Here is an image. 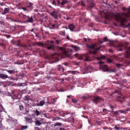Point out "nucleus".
Instances as JSON below:
<instances>
[{"label":"nucleus","instance_id":"obj_1","mask_svg":"<svg viewBox=\"0 0 130 130\" xmlns=\"http://www.w3.org/2000/svg\"><path fill=\"white\" fill-rule=\"evenodd\" d=\"M37 45L41 46V47L47 48L49 50H55V48L57 47L54 45V42L52 41H47L45 43L40 42L37 43Z\"/></svg>","mask_w":130,"mask_h":130},{"label":"nucleus","instance_id":"obj_2","mask_svg":"<svg viewBox=\"0 0 130 130\" xmlns=\"http://www.w3.org/2000/svg\"><path fill=\"white\" fill-rule=\"evenodd\" d=\"M105 19L107 20H111V19L114 18L116 21H119V20L121 19V17L119 13L115 14L112 12H107L105 14Z\"/></svg>","mask_w":130,"mask_h":130},{"label":"nucleus","instance_id":"obj_3","mask_svg":"<svg viewBox=\"0 0 130 130\" xmlns=\"http://www.w3.org/2000/svg\"><path fill=\"white\" fill-rule=\"evenodd\" d=\"M113 94H118L117 95V101L120 102V103H123L124 100L126 99V97L123 96L120 91L118 89L115 90Z\"/></svg>","mask_w":130,"mask_h":130},{"label":"nucleus","instance_id":"obj_4","mask_svg":"<svg viewBox=\"0 0 130 130\" xmlns=\"http://www.w3.org/2000/svg\"><path fill=\"white\" fill-rule=\"evenodd\" d=\"M59 49H60V50H61V51L60 53H59L58 54V55H60L62 58H64V57H71V56H72V55L71 54H69L68 52V51H62V47H60Z\"/></svg>","mask_w":130,"mask_h":130},{"label":"nucleus","instance_id":"obj_5","mask_svg":"<svg viewBox=\"0 0 130 130\" xmlns=\"http://www.w3.org/2000/svg\"><path fill=\"white\" fill-rule=\"evenodd\" d=\"M98 63L100 66V69L102 70L103 72H107V71H108V69H107V66L104 64V62L100 61L98 62Z\"/></svg>","mask_w":130,"mask_h":130},{"label":"nucleus","instance_id":"obj_6","mask_svg":"<svg viewBox=\"0 0 130 130\" xmlns=\"http://www.w3.org/2000/svg\"><path fill=\"white\" fill-rule=\"evenodd\" d=\"M50 15L55 20L58 19V12L54 10L52 12L50 13Z\"/></svg>","mask_w":130,"mask_h":130},{"label":"nucleus","instance_id":"obj_7","mask_svg":"<svg viewBox=\"0 0 130 130\" xmlns=\"http://www.w3.org/2000/svg\"><path fill=\"white\" fill-rule=\"evenodd\" d=\"M130 111V109H127L125 111H123V110H118L117 111H114L113 112V114L114 115H115V116H117V115H118L119 114V113H123L125 112V113H126V112H127V111Z\"/></svg>","mask_w":130,"mask_h":130},{"label":"nucleus","instance_id":"obj_8","mask_svg":"<svg viewBox=\"0 0 130 130\" xmlns=\"http://www.w3.org/2000/svg\"><path fill=\"white\" fill-rule=\"evenodd\" d=\"M86 47L89 49H93V50H100V48H101V46L98 48H96V45H86Z\"/></svg>","mask_w":130,"mask_h":130},{"label":"nucleus","instance_id":"obj_9","mask_svg":"<svg viewBox=\"0 0 130 130\" xmlns=\"http://www.w3.org/2000/svg\"><path fill=\"white\" fill-rule=\"evenodd\" d=\"M46 100H47V101L46 102H45V101H44V100H42V101H40V102H39L38 103H37V106H41V107H42V106H43V105H44V104H45V102H46V103H47V104H48V103H49V101H48V98H46Z\"/></svg>","mask_w":130,"mask_h":130},{"label":"nucleus","instance_id":"obj_10","mask_svg":"<svg viewBox=\"0 0 130 130\" xmlns=\"http://www.w3.org/2000/svg\"><path fill=\"white\" fill-rule=\"evenodd\" d=\"M100 101H104L103 98L101 96H95L93 100V103H95V104H97L98 102H100Z\"/></svg>","mask_w":130,"mask_h":130},{"label":"nucleus","instance_id":"obj_11","mask_svg":"<svg viewBox=\"0 0 130 130\" xmlns=\"http://www.w3.org/2000/svg\"><path fill=\"white\" fill-rule=\"evenodd\" d=\"M85 3L89 4L88 5V8H90V9L94 8V7L95 6V3L94 2H93V1H89L88 0H85Z\"/></svg>","mask_w":130,"mask_h":130},{"label":"nucleus","instance_id":"obj_12","mask_svg":"<svg viewBox=\"0 0 130 130\" xmlns=\"http://www.w3.org/2000/svg\"><path fill=\"white\" fill-rule=\"evenodd\" d=\"M25 19H26L27 23H34V18L33 16H29L25 15Z\"/></svg>","mask_w":130,"mask_h":130},{"label":"nucleus","instance_id":"obj_13","mask_svg":"<svg viewBox=\"0 0 130 130\" xmlns=\"http://www.w3.org/2000/svg\"><path fill=\"white\" fill-rule=\"evenodd\" d=\"M12 98L14 102H20V98L19 97V95L13 94H12Z\"/></svg>","mask_w":130,"mask_h":130},{"label":"nucleus","instance_id":"obj_14","mask_svg":"<svg viewBox=\"0 0 130 130\" xmlns=\"http://www.w3.org/2000/svg\"><path fill=\"white\" fill-rule=\"evenodd\" d=\"M25 119L26 122H27V123H33V119H32V117H25Z\"/></svg>","mask_w":130,"mask_h":130},{"label":"nucleus","instance_id":"obj_15","mask_svg":"<svg viewBox=\"0 0 130 130\" xmlns=\"http://www.w3.org/2000/svg\"><path fill=\"white\" fill-rule=\"evenodd\" d=\"M92 69H93V67L90 65L85 67L84 68V73L83 74H87L88 72H89V70H92Z\"/></svg>","mask_w":130,"mask_h":130},{"label":"nucleus","instance_id":"obj_16","mask_svg":"<svg viewBox=\"0 0 130 130\" xmlns=\"http://www.w3.org/2000/svg\"><path fill=\"white\" fill-rule=\"evenodd\" d=\"M43 120H44V119H41V120H40V121H39V120L36 121H35V125L36 126H40V125H41V124H43L44 123L41 122Z\"/></svg>","mask_w":130,"mask_h":130},{"label":"nucleus","instance_id":"obj_17","mask_svg":"<svg viewBox=\"0 0 130 130\" xmlns=\"http://www.w3.org/2000/svg\"><path fill=\"white\" fill-rule=\"evenodd\" d=\"M117 48L118 49L119 51H122L123 50V44H120L117 45Z\"/></svg>","mask_w":130,"mask_h":130},{"label":"nucleus","instance_id":"obj_18","mask_svg":"<svg viewBox=\"0 0 130 130\" xmlns=\"http://www.w3.org/2000/svg\"><path fill=\"white\" fill-rule=\"evenodd\" d=\"M9 76L7 75L4 74H0V79H3V80H6V79H8Z\"/></svg>","mask_w":130,"mask_h":130},{"label":"nucleus","instance_id":"obj_19","mask_svg":"<svg viewBox=\"0 0 130 130\" xmlns=\"http://www.w3.org/2000/svg\"><path fill=\"white\" fill-rule=\"evenodd\" d=\"M74 56L75 57H77V58L79 59V60H82L83 59V56L82 55H80L78 53H76L74 55Z\"/></svg>","mask_w":130,"mask_h":130},{"label":"nucleus","instance_id":"obj_20","mask_svg":"<svg viewBox=\"0 0 130 130\" xmlns=\"http://www.w3.org/2000/svg\"><path fill=\"white\" fill-rule=\"evenodd\" d=\"M7 72L10 75H14V74H16V73H18V71H16L15 69L13 70H7Z\"/></svg>","mask_w":130,"mask_h":130},{"label":"nucleus","instance_id":"obj_21","mask_svg":"<svg viewBox=\"0 0 130 130\" xmlns=\"http://www.w3.org/2000/svg\"><path fill=\"white\" fill-rule=\"evenodd\" d=\"M126 53L127 54L125 55V56L126 57H127V58H128V57H129L130 55V47H127L126 49Z\"/></svg>","mask_w":130,"mask_h":130},{"label":"nucleus","instance_id":"obj_22","mask_svg":"<svg viewBox=\"0 0 130 130\" xmlns=\"http://www.w3.org/2000/svg\"><path fill=\"white\" fill-rule=\"evenodd\" d=\"M57 71H58L59 72H61V70H62V72H64V68L63 67H62L61 66V65H60V64H59V65L58 66V67H57Z\"/></svg>","mask_w":130,"mask_h":130},{"label":"nucleus","instance_id":"obj_23","mask_svg":"<svg viewBox=\"0 0 130 130\" xmlns=\"http://www.w3.org/2000/svg\"><path fill=\"white\" fill-rule=\"evenodd\" d=\"M27 8H29V9H33V6H34V4L31 2H28L27 4Z\"/></svg>","mask_w":130,"mask_h":130},{"label":"nucleus","instance_id":"obj_24","mask_svg":"<svg viewBox=\"0 0 130 130\" xmlns=\"http://www.w3.org/2000/svg\"><path fill=\"white\" fill-rule=\"evenodd\" d=\"M69 28L71 31H74V29H75V25H74L73 24H70L69 25Z\"/></svg>","mask_w":130,"mask_h":130},{"label":"nucleus","instance_id":"obj_25","mask_svg":"<svg viewBox=\"0 0 130 130\" xmlns=\"http://www.w3.org/2000/svg\"><path fill=\"white\" fill-rule=\"evenodd\" d=\"M62 1L61 2V7H63V6H64L66 4H69V1L68 0H61Z\"/></svg>","mask_w":130,"mask_h":130},{"label":"nucleus","instance_id":"obj_26","mask_svg":"<svg viewBox=\"0 0 130 130\" xmlns=\"http://www.w3.org/2000/svg\"><path fill=\"white\" fill-rule=\"evenodd\" d=\"M10 12V9L8 8H6L4 9V12L2 13V15H6V14H7V13H9Z\"/></svg>","mask_w":130,"mask_h":130},{"label":"nucleus","instance_id":"obj_27","mask_svg":"<svg viewBox=\"0 0 130 130\" xmlns=\"http://www.w3.org/2000/svg\"><path fill=\"white\" fill-rule=\"evenodd\" d=\"M54 39L55 40V42L56 44H59L60 42H61V40L57 39L56 38H54Z\"/></svg>","mask_w":130,"mask_h":130},{"label":"nucleus","instance_id":"obj_28","mask_svg":"<svg viewBox=\"0 0 130 130\" xmlns=\"http://www.w3.org/2000/svg\"><path fill=\"white\" fill-rule=\"evenodd\" d=\"M34 112L36 116H39V115H40V112L37 110V109H36L35 111H34Z\"/></svg>","mask_w":130,"mask_h":130},{"label":"nucleus","instance_id":"obj_29","mask_svg":"<svg viewBox=\"0 0 130 130\" xmlns=\"http://www.w3.org/2000/svg\"><path fill=\"white\" fill-rule=\"evenodd\" d=\"M28 129V125H21L20 130H26Z\"/></svg>","mask_w":130,"mask_h":130},{"label":"nucleus","instance_id":"obj_30","mask_svg":"<svg viewBox=\"0 0 130 130\" xmlns=\"http://www.w3.org/2000/svg\"><path fill=\"white\" fill-rule=\"evenodd\" d=\"M17 43H18V46H23V47H25V48H28V47H30V46H23L22 45H21V44H20V40H17Z\"/></svg>","mask_w":130,"mask_h":130},{"label":"nucleus","instance_id":"obj_31","mask_svg":"<svg viewBox=\"0 0 130 130\" xmlns=\"http://www.w3.org/2000/svg\"><path fill=\"white\" fill-rule=\"evenodd\" d=\"M114 129L115 130H121L122 129V128L120 127L118 125H116L114 126Z\"/></svg>","mask_w":130,"mask_h":130},{"label":"nucleus","instance_id":"obj_32","mask_svg":"<svg viewBox=\"0 0 130 130\" xmlns=\"http://www.w3.org/2000/svg\"><path fill=\"white\" fill-rule=\"evenodd\" d=\"M19 87H26L27 86V84L26 83H20L19 84Z\"/></svg>","mask_w":130,"mask_h":130},{"label":"nucleus","instance_id":"obj_33","mask_svg":"<svg viewBox=\"0 0 130 130\" xmlns=\"http://www.w3.org/2000/svg\"><path fill=\"white\" fill-rule=\"evenodd\" d=\"M103 113L104 114V115L107 114L108 113V110H107L106 109H104L103 110Z\"/></svg>","mask_w":130,"mask_h":130},{"label":"nucleus","instance_id":"obj_34","mask_svg":"<svg viewBox=\"0 0 130 130\" xmlns=\"http://www.w3.org/2000/svg\"><path fill=\"white\" fill-rule=\"evenodd\" d=\"M24 100L25 101L30 100V96H29V95H26V96H25L24 98Z\"/></svg>","mask_w":130,"mask_h":130},{"label":"nucleus","instance_id":"obj_35","mask_svg":"<svg viewBox=\"0 0 130 130\" xmlns=\"http://www.w3.org/2000/svg\"><path fill=\"white\" fill-rule=\"evenodd\" d=\"M85 61H91V60L89 58V56H88V55H86Z\"/></svg>","mask_w":130,"mask_h":130},{"label":"nucleus","instance_id":"obj_36","mask_svg":"<svg viewBox=\"0 0 130 130\" xmlns=\"http://www.w3.org/2000/svg\"><path fill=\"white\" fill-rule=\"evenodd\" d=\"M0 86L2 87V88H6V86L4 84L3 82H0Z\"/></svg>","mask_w":130,"mask_h":130},{"label":"nucleus","instance_id":"obj_37","mask_svg":"<svg viewBox=\"0 0 130 130\" xmlns=\"http://www.w3.org/2000/svg\"><path fill=\"white\" fill-rule=\"evenodd\" d=\"M107 60L109 62V63H113V60H112V59L110 58H107Z\"/></svg>","mask_w":130,"mask_h":130},{"label":"nucleus","instance_id":"obj_38","mask_svg":"<svg viewBox=\"0 0 130 130\" xmlns=\"http://www.w3.org/2000/svg\"><path fill=\"white\" fill-rule=\"evenodd\" d=\"M0 46H1V47L3 48H6V45L3 43H0Z\"/></svg>","mask_w":130,"mask_h":130},{"label":"nucleus","instance_id":"obj_39","mask_svg":"<svg viewBox=\"0 0 130 130\" xmlns=\"http://www.w3.org/2000/svg\"><path fill=\"white\" fill-rule=\"evenodd\" d=\"M116 67L118 68L119 69V68H121L122 67V65L120 63H116Z\"/></svg>","mask_w":130,"mask_h":130},{"label":"nucleus","instance_id":"obj_40","mask_svg":"<svg viewBox=\"0 0 130 130\" xmlns=\"http://www.w3.org/2000/svg\"><path fill=\"white\" fill-rule=\"evenodd\" d=\"M54 24L57 26V28H58V27H59V25L58 24V22H57V21L55 20Z\"/></svg>","mask_w":130,"mask_h":130},{"label":"nucleus","instance_id":"obj_41","mask_svg":"<svg viewBox=\"0 0 130 130\" xmlns=\"http://www.w3.org/2000/svg\"><path fill=\"white\" fill-rule=\"evenodd\" d=\"M57 6H58V7H61V3H60V1H59V0H57Z\"/></svg>","mask_w":130,"mask_h":130},{"label":"nucleus","instance_id":"obj_42","mask_svg":"<svg viewBox=\"0 0 130 130\" xmlns=\"http://www.w3.org/2000/svg\"><path fill=\"white\" fill-rule=\"evenodd\" d=\"M68 73H71L73 75H76V74H77V71H68Z\"/></svg>","mask_w":130,"mask_h":130},{"label":"nucleus","instance_id":"obj_43","mask_svg":"<svg viewBox=\"0 0 130 130\" xmlns=\"http://www.w3.org/2000/svg\"><path fill=\"white\" fill-rule=\"evenodd\" d=\"M63 116H64V115H68V114H70V112L69 111H65V112H63Z\"/></svg>","mask_w":130,"mask_h":130},{"label":"nucleus","instance_id":"obj_44","mask_svg":"<svg viewBox=\"0 0 130 130\" xmlns=\"http://www.w3.org/2000/svg\"><path fill=\"white\" fill-rule=\"evenodd\" d=\"M60 34L63 36H64L66 35V31L63 30L62 31H60Z\"/></svg>","mask_w":130,"mask_h":130},{"label":"nucleus","instance_id":"obj_45","mask_svg":"<svg viewBox=\"0 0 130 130\" xmlns=\"http://www.w3.org/2000/svg\"><path fill=\"white\" fill-rule=\"evenodd\" d=\"M123 16L126 17V18H127V17L129 16V14H128V13H123Z\"/></svg>","mask_w":130,"mask_h":130},{"label":"nucleus","instance_id":"obj_46","mask_svg":"<svg viewBox=\"0 0 130 130\" xmlns=\"http://www.w3.org/2000/svg\"><path fill=\"white\" fill-rule=\"evenodd\" d=\"M72 101L73 103H78V101H77V100H76L75 99H72Z\"/></svg>","mask_w":130,"mask_h":130},{"label":"nucleus","instance_id":"obj_47","mask_svg":"<svg viewBox=\"0 0 130 130\" xmlns=\"http://www.w3.org/2000/svg\"><path fill=\"white\" fill-rule=\"evenodd\" d=\"M80 5L82 7H85V6H86V4H85L83 1L81 2Z\"/></svg>","mask_w":130,"mask_h":130},{"label":"nucleus","instance_id":"obj_48","mask_svg":"<svg viewBox=\"0 0 130 130\" xmlns=\"http://www.w3.org/2000/svg\"><path fill=\"white\" fill-rule=\"evenodd\" d=\"M106 58V56H105V55H101V59H105Z\"/></svg>","mask_w":130,"mask_h":130},{"label":"nucleus","instance_id":"obj_49","mask_svg":"<svg viewBox=\"0 0 130 130\" xmlns=\"http://www.w3.org/2000/svg\"><path fill=\"white\" fill-rule=\"evenodd\" d=\"M20 110H24V106L20 105L19 106Z\"/></svg>","mask_w":130,"mask_h":130},{"label":"nucleus","instance_id":"obj_50","mask_svg":"<svg viewBox=\"0 0 130 130\" xmlns=\"http://www.w3.org/2000/svg\"><path fill=\"white\" fill-rule=\"evenodd\" d=\"M81 98L83 100H87V99H88V97L85 96H82Z\"/></svg>","mask_w":130,"mask_h":130},{"label":"nucleus","instance_id":"obj_51","mask_svg":"<svg viewBox=\"0 0 130 130\" xmlns=\"http://www.w3.org/2000/svg\"><path fill=\"white\" fill-rule=\"evenodd\" d=\"M88 25H89V27H93V26H94V23L90 22L89 23Z\"/></svg>","mask_w":130,"mask_h":130},{"label":"nucleus","instance_id":"obj_52","mask_svg":"<svg viewBox=\"0 0 130 130\" xmlns=\"http://www.w3.org/2000/svg\"><path fill=\"white\" fill-rule=\"evenodd\" d=\"M103 41L106 42H107V41H108V40H107V37H104L103 39Z\"/></svg>","mask_w":130,"mask_h":130},{"label":"nucleus","instance_id":"obj_53","mask_svg":"<svg viewBox=\"0 0 130 130\" xmlns=\"http://www.w3.org/2000/svg\"><path fill=\"white\" fill-rule=\"evenodd\" d=\"M57 125L60 126V125H61V123H57L56 124L54 125V126H57Z\"/></svg>","mask_w":130,"mask_h":130},{"label":"nucleus","instance_id":"obj_54","mask_svg":"<svg viewBox=\"0 0 130 130\" xmlns=\"http://www.w3.org/2000/svg\"><path fill=\"white\" fill-rule=\"evenodd\" d=\"M2 110H3V106H2V104H0V112H2Z\"/></svg>","mask_w":130,"mask_h":130},{"label":"nucleus","instance_id":"obj_55","mask_svg":"<svg viewBox=\"0 0 130 130\" xmlns=\"http://www.w3.org/2000/svg\"><path fill=\"white\" fill-rule=\"evenodd\" d=\"M122 10L123 11V12H125L126 11V8L125 7L122 8Z\"/></svg>","mask_w":130,"mask_h":130},{"label":"nucleus","instance_id":"obj_56","mask_svg":"<svg viewBox=\"0 0 130 130\" xmlns=\"http://www.w3.org/2000/svg\"><path fill=\"white\" fill-rule=\"evenodd\" d=\"M97 51H98V50L93 51L92 52L93 54H96V53H97Z\"/></svg>","mask_w":130,"mask_h":130},{"label":"nucleus","instance_id":"obj_57","mask_svg":"<svg viewBox=\"0 0 130 130\" xmlns=\"http://www.w3.org/2000/svg\"><path fill=\"white\" fill-rule=\"evenodd\" d=\"M66 38L68 39V40H72L69 36H67Z\"/></svg>","mask_w":130,"mask_h":130},{"label":"nucleus","instance_id":"obj_58","mask_svg":"<svg viewBox=\"0 0 130 130\" xmlns=\"http://www.w3.org/2000/svg\"><path fill=\"white\" fill-rule=\"evenodd\" d=\"M62 64H64V66H69V63L68 62H64L62 63Z\"/></svg>","mask_w":130,"mask_h":130},{"label":"nucleus","instance_id":"obj_59","mask_svg":"<svg viewBox=\"0 0 130 130\" xmlns=\"http://www.w3.org/2000/svg\"><path fill=\"white\" fill-rule=\"evenodd\" d=\"M2 57H3V53L0 52V60L2 59Z\"/></svg>","mask_w":130,"mask_h":130},{"label":"nucleus","instance_id":"obj_60","mask_svg":"<svg viewBox=\"0 0 130 130\" xmlns=\"http://www.w3.org/2000/svg\"><path fill=\"white\" fill-rule=\"evenodd\" d=\"M6 37H7V38H11V35H6Z\"/></svg>","mask_w":130,"mask_h":130},{"label":"nucleus","instance_id":"obj_61","mask_svg":"<svg viewBox=\"0 0 130 130\" xmlns=\"http://www.w3.org/2000/svg\"><path fill=\"white\" fill-rule=\"evenodd\" d=\"M35 130H41L40 128L38 127H35Z\"/></svg>","mask_w":130,"mask_h":130},{"label":"nucleus","instance_id":"obj_62","mask_svg":"<svg viewBox=\"0 0 130 130\" xmlns=\"http://www.w3.org/2000/svg\"><path fill=\"white\" fill-rule=\"evenodd\" d=\"M122 22H126V19L125 18H123L122 20Z\"/></svg>","mask_w":130,"mask_h":130},{"label":"nucleus","instance_id":"obj_63","mask_svg":"<svg viewBox=\"0 0 130 130\" xmlns=\"http://www.w3.org/2000/svg\"><path fill=\"white\" fill-rule=\"evenodd\" d=\"M52 5H54L55 6L56 5V4H55V1L54 0L52 1Z\"/></svg>","mask_w":130,"mask_h":130},{"label":"nucleus","instance_id":"obj_64","mask_svg":"<svg viewBox=\"0 0 130 130\" xmlns=\"http://www.w3.org/2000/svg\"><path fill=\"white\" fill-rule=\"evenodd\" d=\"M22 10H23V11H27V8H25V7H23V8H22Z\"/></svg>","mask_w":130,"mask_h":130}]
</instances>
